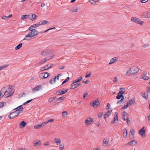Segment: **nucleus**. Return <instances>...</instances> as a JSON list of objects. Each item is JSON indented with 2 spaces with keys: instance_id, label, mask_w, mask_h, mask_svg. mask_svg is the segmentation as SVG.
Listing matches in <instances>:
<instances>
[{
  "instance_id": "1",
  "label": "nucleus",
  "mask_w": 150,
  "mask_h": 150,
  "mask_svg": "<svg viewBox=\"0 0 150 150\" xmlns=\"http://www.w3.org/2000/svg\"><path fill=\"white\" fill-rule=\"evenodd\" d=\"M13 87L12 85H9L7 89L6 86L3 87L0 91V97L2 98L5 94V97L6 98L12 96L14 92V90L12 89Z\"/></svg>"
},
{
  "instance_id": "2",
  "label": "nucleus",
  "mask_w": 150,
  "mask_h": 150,
  "mask_svg": "<svg viewBox=\"0 0 150 150\" xmlns=\"http://www.w3.org/2000/svg\"><path fill=\"white\" fill-rule=\"evenodd\" d=\"M29 31L27 35H25V37L23 39L24 40H28L32 39V38L37 35L38 32L35 29H29Z\"/></svg>"
},
{
  "instance_id": "3",
  "label": "nucleus",
  "mask_w": 150,
  "mask_h": 150,
  "mask_svg": "<svg viewBox=\"0 0 150 150\" xmlns=\"http://www.w3.org/2000/svg\"><path fill=\"white\" fill-rule=\"evenodd\" d=\"M139 69L137 67H132L127 71L126 75L127 76H129L131 74H134L137 73Z\"/></svg>"
},
{
  "instance_id": "4",
  "label": "nucleus",
  "mask_w": 150,
  "mask_h": 150,
  "mask_svg": "<svg viewBox=\"0 0 150 150\" xmlns=\"http://www.w3.org/2000/svg\"><path fill=\"white\" fill-rule=\"evenodd\" d=\"M32 18H31L30 16L28 15H23L21 16V19L22 20H25L27 18H28L29 19L34 21L36 18V15L35 14H32Z\"/></svg>"
},
{
  "instance_id": "5",
  "label": "nucleus",
  "mask_w": 150,
  "mask_h": 150,
  "mask_svg": "<svg viewBox=\"0 0 150 150\" xmlns=\"http://www.w3.org/2000/svg\"><path fill=\"white\" fill-rule=\"evenodd\" d=\"M42 86L41 85H36L35 87L32 89V91L35 93L42 89Z\"/></svg>"
},
{
  "instance_id": "6",
  "label": "nucleus",
  "mask_w": 150,
  "mask_h": 150,
  "mask_svg": "<svg viewBox=\"0 0 150 150\" xmlns=\"http://www.w3.org/2000/svg\"><path fill=\"white\" fill-rule=\"evenodd\" d=\"M18 113L15 111L11 112L8 115V117L10 119H13L18 115Z\"/></svg>"
},
{
  "instance_id": "7",
  "label": "nucleus",
  "mask_w": 150,
  "mask_h": 150,
  "mask_svg": "<svg viewBox=\"0 0 150 150\" xmlns=\"http://www.w3.org/2000/svg\"><path fill=\"white\" fill-rule=\"evenodd\" d=\"M100 104V103L99 101H98L97 100H94L90 103L91 105L94 108H96Z\"/></svg>"
},
{
  "instance_id": "8",
  "label": "nucleus",
  "mask_w": 150,
  "mask_h": 150,
  "mask_svg": "<svg viewBox=\"0 0 150 150\" xmlns=\"http://www.w3.org/2000/svg\"><path fill=\"white\" fill-rule=\"evenodd\" d=\"M131 20L136 23H138L140 25H142L143 22L141 21L139 19L136 18H131Z\"/></svg>"
},
{
  "instance_id": "9",
  "label": "nucleus",
  "mask_w": 150,
  "mask_h": 150,
  "mask_svg": "<svg viewBox=\"0 0 150 150\" xmlns=\"http://www.w3.org/2000/svg\"><path fill=\"white\" fill-rule=\"evenodd\" d=\"M54 56V54L52 53V51L47 50V60L51 59Z\"/></svg>"
},
{
  "instance_id": "10",
  "label": "nucleus",
  "mask_w": 150,
  "mask_h": 150,
  "mask_svg": "<svg viewBox=\"0 0 150 150\" xmlns=\"http://www.w3.org/2000/svg\"><path fill=\"white\" fill-rule=\"evenodd\" d=\"M22 106V105H21L18 107L16 108L13 109V110H15L16 109V111L18 113V114H20V113L21 112H22L23 110V107H21V106Z\"/></svg>"
},
{
  "instance_id": "11",
  "label": "nucleus",
  "mask_w": 150,
  "mask_h": 150,
  "mask_svg": "<svg viewBox=\"0 0 150 150\" xmlns=\"http://www.w3.org/2000/svg\"><path fill=\"white\" fill-rule=\"evenodd\" d=\"M93 122V120L91 117H88L85 120V123L86 125L91 124Z\"/></svg>"
},
{
  "instance_id": "12",
  "label": "nucleus",
  "mask_w": 150,
  "mask_h": 150,
  "mask_svg": "<svg viewBox=\"0 0 150 150\" xmlns=\"http://www.w3.org/2000/svg\"><path fill=\"white\" fill-rule=\"evenodd\" d=\"M145 132L146 130L143 127L139 130V133L142 137H144L145 135Z\"/></svg>"
},
{
  "instance_id": "13",
  "label": "nucleus",
  "mask_w": 150,
  "mask_h": 150,
  "mask_svg": "<svg viewBox=\"0 0 150 150\" xmlns=\"http://www.w3.org/2000/svg\"><path fill=\"white\" fill-rule=\"evenodd\" d=\"M127 103L129 105H134L135 103V99L133 98L128 101Z\"/></svg>"
},
{
  "instance_id": "14",
  "label": "nucleus",
  "mask_w": 150,
  "mask_h": 150,
  "mask_svg": "<svg viewBox=\"0 0 150 150\" xmlns=\"http://www.w3.org/2000/svg\"><path fill=\"white\" fill-rule=\"evenodd\" d=\"M40 77L41 79H46L47 78V72L42 73L40 75Z\"/></svg>"
},
{
  "instance_id": "15",
  "label": "nucleus",
  "mask_w": 150,
  "mask_h": 150,
  "mask_svg": "<svg viewBox=\"0 0 150 150\" xmlns=\"http://www.w3.org/2000/svg\"><path fill=\"white\" fill-rule=\"evenodd\" d=\"M142 96L145 99H147L148 98V93L147 92H142L141 93Z\"/></svg>"
},
{
  "instance_id": "16",
  "label": "nucleus",
  "mask_w": 150,
  "mask_h": 150,
  "mask_svg": "<svg viewBox=\"0 0 150 150\" xmlns=\"http://www.w3.org/2000/svg\"><path fill=\"white\" fill-rule=\"evenodd\" d=\"M68 89H67L65 91H57V93L59 95H61L66 93L68 91Z\"/></svg>"
},
{
  "instance_id": "17",
  "label": "nucleus",
  "mask_w": 150,
  "mask_h": 150,
  "mask_svg": "<svg viewBox=\"0 0 150 150\" xmlns=\"http://www.w3.org/2000/svg\"><path fill=\"white\" fill-rule=\"evenodd\" d=\"M26 123L24 121H22L19 123V126L20 128L24 127L26 125Z\"/></svg>"
},
{
  "instance_id": "18",
  "label": "nucleus",
  "mask_w": 150,
  "mask_h": 150,
  "mask_svg": "<svg viewBox=\"0 0 150 150\" xmlns=\"http://www.w3.org/2000/svg\"><path fill=\"white\" fill-rule=\"evenodd\" d=\"M137 144V142L135 140H133L128 143L127 144L131 145L132 146H134Z\"/></svg>"
},
{
  "instance_id": "19",
  "label": "nucleus",
  "mask_w": 150,
  "mask_h": 150,
  "mask_svg": "<svg viewBox=\"0 0 150 150\" xmlns=\"http://www.w3.org/2000/svg\"><path fill=\"white\" fill-rule=\"evenodd\" d=\"M117 60V57H114L112 58L110 60L109 64L110 65L115 62Z\"/></svg>"
},
{
  "instance_id": "20",
  "label": "nucleus",
  "mask_w": 150,
  "mask_h": 150,
  "mask_svg": "<svg viewBox=\"0 0 150 150\" xmlns=\"http://www.w3.org/2000/svg\"><path fill=\"white\" fill-rule=\"evenodd\" d=\"M146 73L145 72H144L142 75V79L144 80H147L149 79V77L148 76L146 75Z\"/></svg>"
},
{
  "instance_id": "21",
  "label": "nucleus",
  "mask_w": 150,
  "mask_h": 150,
  "mask_svg": "<svg viewBox=\"0 0 150 150\" xmlns=\"http://www.w3.org/2000/svg\"><path fill=\"white\" fill-rule=\"evenodd\" d=\"M74 84V83H72L71 84V89H74V88H76L77 87H78L80 85V84L79 83H76V84Z\"/></svg>"
},
{
  "instance_id": "22",
  "label": "nucleus",
  "mask_w": 150,
  "mask_h": 150,
  "mask_svg": "<svg viewBox=\"0 0 150 150\" xmlns=\"http://www.w3.org/2000/svg\"><path fill=\"white\" fill-rule=\"evenodd\" d=\"M127 129L124 128L123 130V136L125 138H126L127 137Z\"/></svg>"
},
{
  "instance_id": "23",
  "label": "nucleus",
  "mask_w": 150,
  "mask_h": 150,
  "mask_svg": "<svg viewBox=\"0 0 150 150\" xmlns=\"http://www.w3.org/2000/svg\"><path fill=\"white\" fill-rule=\"evenodd\" d=\"M112 112V110H110L107 111L106 114H105L104 115V119H105L106 118H107L110 115L111 112Z\"/></svg>"
},
{
  "instance_id": "24",
  "label": "nucleus",
  "mask_w": 150,
  "mask_h": 150,
  "mask_svg": "<svg viewBox=\"0 0 150 150\" xmlns=\"http://www.w3.org/2000/svg\"><path fill=\"white\" fill-rule=\"evenodd\" d=\"M109 140L108 139H105L103 141V144L106 146L108 145V144Z\"/></svg>"
},
{
  "instance_id": "25",
  "label": "nucleus",
  "mask_w": 150,
  "mask_h": 150,
  "mask_svg": "<svg viewBox=\"0 0 150 150\" xmlns=\"http://www.w3.org/2000/svg\"><path fill=\"white\" fill-rule=\"evenodd\" d=\"M54 142L56 143L57 145H59L61 142L60 139L58 138H55L54 140Z\"/></svg>"
},
{
  "instance_id": "26",
  "label": "nucleus",
  "mask_w": 150,
  "mask_h": 150,
  "mask_svg": "<svg viewBox=\"0 0 150 150\" xmlns=\"http://www.w3.org/2000/svg\"><path fill=\"white\" fill-rule=\"evenodd\" d=\"M39 23H38L35 24L31 25L29 28V29H32L34 28H37L39 27Z\"/></svg>"
},
{
  "instance_id": "27",
  "label": "nucleus",
  "mask_w": 150,
  "mask_h": 150,
  "mask_svg": "<svg viewBox=\"0 0 150 150\" xmlns=\"http://www.w3.org/2000/svg\"><path fill=\"white\" fill-rule=\"evenodd\" d=\"M82 76H81L79 78L77 79L74 81H73L72 83H76L79 82L82 79Z\"/></svg>"
},
{
  "instance_id": "28",
  "label": "nucleus",
  "mask_w": 150,
  "mask_h": 150,
  "mask_svg": "<svg viewBox=\"0 0 150 150\" xmlns=\"http://www.w3.org/2000/svg\"><path fill=\"white\" fill-rule=\"evenodd\" d=\"M38 23L40 26L41 25H43L46 24V23H47V21H42L39 22Z\"/></svg>"
},
{
  "instance_id": "29",
  "label": "nucleus",
  "mask_w": 150,
  "mask_h": 150,
  "mask_svg": "<svg viewBox=\"0 0 150 150\" xmlns=\"http://www.w3.org/2000/svg\"><path fill=\"white\" fill-rule=\"evenodd\" d=\"M118 118L117 116H114L113 119L112 121L111 122V123L112 124H113L116 121H118Z\"/></svg>"
},
{
  "instance_id": "30",
  "label": "nucleus",
  "mask_w": 150,
  "mask_h": 150,
  "mask_svg": "<svg viewBox=\"0 0 150 150\" xmlns=\"http://www.w3.org/2000/svg\"><path fill=\"white\" fill-rule=\"evenodd\" d=\"M9 65V64H6L0 66V71L4 69H5Z\"/></svg>"
},
{
  "instance_id": "31",
  "label": "nucleus",
  "mask_w": 150,
  "mask_h": 150,
  "mask_svg": "<svg viewBox=\"0 0 150 150\" xmlns=\"http://www.w3.org/2000/svg\"><path fill=\"white\" fill-rule=\"evenodd\" d=\"M56 79V76H55L54 78H52L50 81V84H52L55 82Z\"/></svg>"
},
{
  "instance_id": "32",
  "label": "nucleus",
  "mask_w": 150,
  "mask_h": 150,
  "mask_svg": "<svg viewBox=\"0 0 150 150\" xmlns=\"http://www.w3.org/2000/svg\"><path fill=\"white\" fill-rule=\"evenodd\" d=\"M34 145L35 147L39 146L41 145V142L40 141L36 142L35 143H34Z\"/></svg>"
},
{
  "instance_id": "33",
  "label": "nucleus",
  "mask_w": 150,
  "mask_h": 150,
  "mask_svg": "<svg viewBox=\"0 0 150 150\" xmlns=\"http://www.w3.org/2000/svg\"><path fill=\"white\" fill-rule=\"evenodd\" d=\"M125 88H122L120 89L119 92L121 93H122V94H123L125 93Z\"/></svg>"
},
{
  "instance_id": "34",
  "label": "nucleus",
  "mask_w": 150,
  "mask_h": 150,
  "mask_svg": "<svg viewBox=\"0 0 150 150\" xmlns=\"http://www.w3.org/2000/svg\"><path fill=\"white\" fill-rule=\"evenodd\" d=\"M22 43L19 44L17 46H16L15 47V49L16 50H18L20 49L22 46Z\"/></svg>"
},
{
  "instance_id": "35",
  "label": "nucleus",
  "mask_w": 150,
  "mask_h": 150,
  "mask_svg": "<svg viewBox=\"0 0 150 150\" xmlns=\"http://www.w3.org/2000/svg\"><path fill=\"white\" fill-rule=\"evenodd\" d=\"M134 132V131L133 129H131L130 130V133H129L130 136L132 137L133 135Z\"/></svg>"
},
{
  "instance_id": "36",
  "label": "nucleus",
  "mask_w": 150,
  "mask_h": 150,
  "mask_svg": "<svg viewBox=\"0 0 150 150\" xmlns=\"http://www.w3.org/2000/svg\"><path fill=\"white\" fill-rule=\"evenodd\" d=\"M62 116L64 117H66L68 115V113L67 111H64L62 112Z\"/></svg>"
},
{
  "instance_id": "37",
  "label": "nucleus",
  "mask_w": 150,
  "mask_h": 150,
  "mask_svg": "<svg viewBox=\"0 0 150 150\" xmlns=\"http://www.w3.org/2000/svg\"><path fill=\"white\" fill-rule=\"evenodd\" d=\"M65 98V97H62L58 98L57 99V100L58 101H59V103H60L61 102L62 100H64Z\"/></svg>"
},
{
  "instance_id": "38",
  "label": "nucleus",
  "mask_w": 150,
  "mask_h": 150,
  "mask_svg": "<svg viewBox=\"0 0 150 150\" xmlns=\"http://www.w3.org/2000/svg\"><path fill=\"white\" fill-rule=\"evenodd\" d=\"M124 96H123L122 98V99L118 101L117 103V104H120L121 103H122V102L123 101V100H124Z\"/></svg>"
},
{
  "instance_id": "39",
  "label": "nucleus",
  "mask_w": 150,
  "mask_h": 150,
  "mask_svg": "<svg viewBox=\"0 0 150 150\" xmlns=\"http://www.w3.org/2000/svg\"><path fill=\"white\" fill-rule=\"evenodd\" d=\"M103 114V112H100L97 115L98 117L99 118H100L101 117L102 115Z\"/></svg>"
},
{
  "instance_id": "40",
  "label": "nucleus",
  "mask_w": 150,
  "mask_h": 150,
  "mask_svg": "<svg viewBox=\"0 0 150 150\" xmlns=\"http://www.w3.org/2000/svg\"><path fill=\"white\" fill-rule=\"evenodd\" d=\"M69 80V77H67L66 79L65 80L62 82V84H63L66 83Z\"/></svg>"
},
{
  "instance_id": "41",
  "label": "nucleus",
  "mask_w": 150,
  "mask_h": 150,
  "mask_svg": "<svg viewBox=\"0 0 150 150\" xmlns=\"http://www.w3.org/2000/svg\"><path fill=\"white\" fill-rule=\"evenodd\" d=\"M53 65V64L51 63L47 64V70L51 68Z\"/></svg>"
},
{
  "instance_id": "42",
  "label": "nucleus",
  "mask_w": 150,
  "mask_h": 150,
  "mask_svg": "<svg viewBox=\"0 0 150 150\" xmlns=\"http://www.w3.org/2000/svg\"><path fill=\"white\" fill-rule=\"evenodd\" d=\"M33 100V99H31L30 100H28L26 102L24 103H23V105H26L28 103H30V102H31V101H32V100Z\"/></svg>"
},
{
  "instance_id": "43",
  "label": "nucleus",
  "mask_w": 150,
  "mask_h": 150,
  "mask_svg": "<svg viewBox=\"0 0 150 150\" xmlns=\"http://www.w3.org/2000/svg\"><path fill=\"white\" fill-rule=\"evenodd\" d=\"M146 116L148 121L150 122V114H147L146 115Z\"/></svg>"
},
{
  "instance_id": "44",
  "label": "nucleus",
  "mask_w": 150,
  "mask_h": 150,
  "mask_svg": "<svg viewBox=\"0 0 150 150\" xmlns=\"http://www.w3.org/2000/svg\"><path fill=\"white\" fill-rule=\"evenodd\" d=\"M78 10V8H74L72 9L71 11H72L73 12H77Z\"/></svg>"
},
{
  "instance_id": "45",
  "label": "nucleus",
  "mask_w": 150,
  "mask_h": 150,
  "mask_svg": "<svg viewBox=\"0 0 150 150\" xmlns=\"http://www.w3.org/2000/svg\"><path fill=\"white\" fill-rule=\"evenodd\" d=\"M54 97H52L49 98L48 100V101L50 102H52L54 100Z\"/></svg>"
},
{
  "instance_id": "46",
  "label": "nucleus",
  "mask_w": 150,
  "mask_h": 150,
  "mask_svg": "<svg viewBox=\"0 0 150 150\" xmlns=\"http://www.w3.org/2000/svg\"><path fill=\"white\" fill-rule=\"evenodd\" d=\"M47 59L46 58H45L44 59H42L41 62L40 63V64H42V63H44L45 62H46L47 61Z\"/></svg>"
},
{
  "instance_id": "47",
  "label": "nucleus",
  "mask_w": 150,
  "mask_h": 150,
  "mask_svg": "<svg viewBox=\"0 0 150 150\" xmlns=\"http://www.w3.org/2000/svg\"><path fill=\"white\" fill-rule=\"evenodd\" d=\"M46 122H43V123H42V124L39 125V128H40L41 127L45 125Z\"/></svg>"
},
{
  "instance_id": "48",
  "label": "nucleus",
  "mask_w": 150,
  "mask_h": 150,
  "mask_svg": "<svg viewBox=\"0 0 150 150\" xmlns=\"http://www.w3.org/2000/svg\"><path fill=\"white\" fill-rule=\"evenodd\" d=\"M129 106V105L127 104V103L126 105H125L122 108V109H123L125 108H127Z\"/></svg>"
},
{
  "instance_id": "49",
  "label": "nucleus",
  "mask_w": 150,
  "mask_h": 150,
  "mask_svg": "<svg viewBox=\"0 0 150 150\" xmlns=\"http://www.w3.org/2000/svg\"><path fill=\"white\" fill-rule=\"evenodd\" d=\"M5 102H1L0 103V108L2 107L4 105Z\"/></svg>"
},
{
  "instance_id": "50",
  "label": "nucleus",
  "mask_w": 150,
  "mask_h": 150,
  "mask_svg": "<svg viewBox=\"0 0 150 150\" xmlns=\"http://www.w3.org/2000/svg\"><path fill=\"white\" fill-rule=\"evenodd\" d=\"M47 54V52L45 51H43L42 52V54L43 56H45Z\"/></svg>"
},
{
  "instance_id": "51",
  "label": "nucleus",
  "mask_w": 150,
  "mask_h": 150,
  "mask_svg": "<svg viewBox=\"0 0 150 150\" xmlns=\"http://www.w3.org/2000/svg\"><path fill=\"white\" fill-rule=\"evenodd\" d=\"M64 148V145H60V147L59 148V149L60 150H63Z\"/></svg>"
},
{
  "instance_id": "52",
  "label": "nucleus",
  "mask_w": 150,
  "mask_h": 150,
  "mask_svg": "<svg viewBox=\"0 0 150 150\" xmlns=\"http://www.w3.org/2000/svg\"><path fill=\"white\" fill-rule=\"evenodd\" d=\"M117 81V77H115L114 78L113 80V82L115 83H116Z\"/></svg>"
},
{
  "instance_id": "53",
  "label": "nucleus",
  "mask_w": 150,
  "mask_h": 150,
  "mask_svg": "<svg viewBox=\"0 0 150 150\" xmlns=\"http://www.w3.org/2000/svg\"><path fill=\"white\" fill-rule=\"evenodd\" d=\"M116 98L117 99H120L121 98H122V97L117 94V96H116Z\"/></svg>"
},
{
  "instance_id": "54",
  "label": "nucleus",
  "mask_w": 150,
  "mask_h": 150,
  "mask_svg": "<svg viewBox=\"0 0 150 150\" xmlns=\"http://www.w3.org/2000/svg\"><path fill=\"white\" fill-rule=\"evenodd\" d=\"M54 121V119H50L47 120V123L50 122Z\"/></svg>"
},
{
  "instance_id": "55",
  "label": "nucleus",
  "mask_w": 150,
  "mask_h": 150,
  "mask_svg": "<svg viewBox=\"0 0 150 150\" xmlns=\"http://www.w3.org/2000/svg\"><path fill=\"white\" fill-rule=\"evenodd\" d=\"M146 89L147 91L150 93V86H148L146 87Z\"/></svg>"
},
{
  "instance_id": "56",
  "label": "nucleus",
  "mask_w": 150,
  "mask_h": 150,
  "mask_svg": "<svg viewBox=\"0 0 150 150\" xmlns=\"http://www.w3.org/2000/svg\"><path fill=\"white\" fill-rule=\"evenodd\" d=\"M89 1L92 4H94L96 2H97V1L95 2L93 0H90Z\"/></svg>"
},
{
  "instance_id": "57",
  "label": "nucleus",
  "mask_w": 150,
  "mask_h": 150,
  "mask_svg": "<svg viewBox=\"0 0 150 150\" xmlns=\"http://www.w3.org/2000/svg\"><path fill=\"white\" fill-rule=\"evenodd\" d=\"M127 112H126L125 111V112H123V113L122 116H123L125 117V116L127 115Z\"/></svg>"
},
{
  "instance_id": "58",
  "label": "nucleus",
  "mask_w": 150,
  "mask_h": 150,
  "mask_svg": "<svg viewBox=\"0 0 150 150\" xmlns=\"http://www.w3.org/2000/svg\"><path fill=\"white\" fill-rule=\"evenodd\" d=\"M148 0H141V1L142 3H145L147 2Z\"/></svg>"
},
{
  "instance_id": "59",
  "label": "nucleus",
  "mask_w": 150,
  "mask_h": 150,
  "mask_svg": "<svg viewBox=\"0 0 150 150\" xmlns=\"http://www.w3.org/2000/svg\"><path fill=\"white\" fill-rule=\"evenodd\" d=\"M64 67L63 66H59L58 67V68L60 69H64Z\"/></svg>"
},
{
  "instance_id": "60",
  "label": "nucleus",
  "mask_w": 150,
  "mask_h": 150,
  "mask_svg": "<svg viewBox=\"0 0 150 150\" xmlns=\"http://www.w3.org/2000/svg\"><path fill=\"white\" fill-rule=\"evenodd\" d=\"M46 69H46V67H44L43 68H41L40 69V71H44L45 70H46Z\"/></svg>"
},
{
  "instance_id": "61",
  "label": "nucleus",
  "mask_w": 150,
  "mask_h": 150,
  "mask_svg": "<svg viewBox=\"0 0 150 150\" xmlns=\"http://www.w3.org/2000/svg\"><path fill=\"white\" fill-rule=\"evenodd\" d=\"M91 74H87L86 76H85V78H88V77H90L91 76Z\"/></svg>"
},
{
  "instance_id": "62",
  "label": "nucleus",
  "mask_w": 150,
  "mask_h": 150,
  "mask_svg": "<svg viewBox=\"0 0 150 150\" xmlns=\"http://www.w3.org/2000/svg\"><path fill=\"white\" fill-rule=\"evenodd\" d=\"M34 127L35 129H38L40 128L39 126V125H37Z\"/></svg>"
},
{
  "instance_id": "63",
  "label": "nucleus",
  "mask_w": 150,
  "mask_h": 150,
  "mask_svg": "<svg viewBox=\"0 0 150 150\" xmlns=\"http://www.w3.org/2000/svg\"><path fill=\"white\" fill-rule=\"evenodd\" d=\"M110 107V105L109 104V103H108L107 104V106H106V107H107V108H106V109H108Z\"/></svg>"
},
{
  "instance_id": "64",
  "label": "nucleus",
  "mask_w": 150,
  "mask_h": 150,
  "mask_svg": "<svg viewBox=\"0 0 150 150\" xmlns=\"http://www.w3.org/2000/svg\"><path fill=\"white\" fill-rule=\"evenodd\" d=\"M125 120L127 123H128L130 121L129 118L128 117H127Z\"/></svg>"
}]
</instances>
